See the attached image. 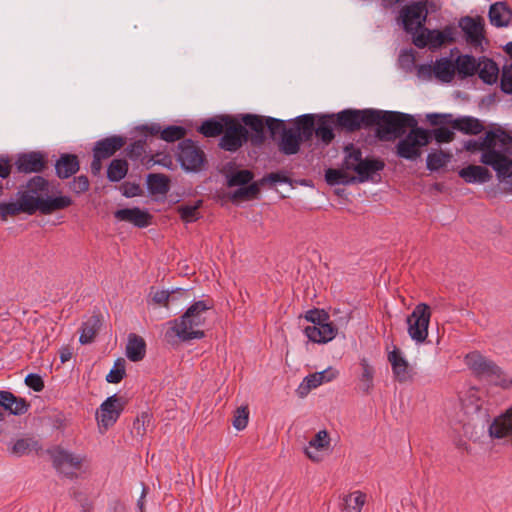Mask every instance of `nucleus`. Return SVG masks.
Returning a JSON list of instances; mask_svg holds the SVG:
<instances>
[{"label": "nucleus", "mask_w": 512, "mask_h": 512, "mask_svg": "<svg viewBox=\"0 0 512 512\" xmlns=\"http://www.w3.org/2000/svg\"><path fill=\"white\" fill-rule=\"evenodd\" d=\"M373 117L369 127L376 126V137L382 141L393 140L404 134L407 127H415L416 119L409 114L396 111L371 109Z\"/></svg>", "instance_id": "obj_5"}, {"label": "nucleus", "mask_w": 512, "mask_h": 512, "mask_svg": "<svg viewBox=\"0 0 512 512\" xmlns=\"http://www.w3.org/2000/svg\"><path fill=\"white\" fill-rule=\"evenodd\" d=\"M19 199L22 203H28L31 208L28 210V215L36 212L49 215L68 208L73 203L71 197L66 195L50 197L49 182L41 176H35L29 180L26 190L20 193Z\"/></svg>", "instance_id": "obj_3"}, {"label": "nucleus", "mask_w": 512, "mask_h": 512, "mask_svg": "<svg viewBox=\"0 0 512 512\" xmlns=\"http://www.w3.org/2000/svg\"><path fill=\"white\" fill-rule=\"evenodd\" d=\"M25 383L28 387L36 392H40L44 388V382L42 378L37 374H28L25 378Z\"/></svg>", "instance_id": "obj_58"}, {"label": "nucleus", "mask_w": 512, "mask_h": 512, "mask_svg": "<svg viewBox=\"0 0 512 512\" xmlns=\"http://www.w3.org/2000/svg\"><path fill=\"white\" fill-rule=\"evenodd\" d=\"M128 172V163L123 159H114L107 170V177L112 182L122 180Z\"/></svg>", "instance_id": "obj_44"}, {"label": "nucleus", "mask_w": 512, "mask_h": 512, "mask_svg": "<svg viewBox=\"0 0 512 512\" xmlns=\"http://www.w3.org/2000/svg\"><path fill=\"white\" fill-rule=\"evenodd\" d=\"M147 186L151 194L165 195L169 191V178L163 174H149Z\"/></svg>", "instance_id": "obj_38"}, {"label": "nucleus", "mask_w": 512, "mask_h": 512, "mask_svg": "<svg viewBox=\"0 0 512 512\" xmlns=\"http://www.w3.org/2000/svg\"><path fill=\"white\" fill-rule=\"evenodd\" d=\"M433 134L438 143H448L454 139V132L447 127L436 128Z\"/></svg>", "instance_id": "obj_57"}, {"label": "nucleus", "mask_w": 512, "mask_h": 512, "mask_svg": "<svg viewBox=\"0 0 512 512\" xmlns=\"http://www.w3.org/2000/svg\"><path fill=\"white\" fill-rule=\"evenodd\" d=\"M212 307L210 301L194 302L180 318L170 322L171 330L182 341L202 339L205 337L203 328L207 321V314Z\"/></svg>", "instance_id": "obj_4"}, {"label": "nucleus", "mask_w": 512, "mask_h": 512, "mask_svg": "<svg viewBox=\"0 0 512 512\" xmlns=\"http://www.w3.org/2000/svg\"><path fill=\"white\" fill-rule=\"evenodd\" d=\"M249 419V410L247 406H242L237 408L234 419H233V426L237 430H243L246 428L248 424Z\"/></svg>", "instance_id": "obj_54"}, {"label": "nucleus", "mask_w": 512, "mask_h": 512, "mask_svg": "<svg viewBox=\"0 0 512 512\" xmlns=\"http://www.w3.org/2000/svg\"><path fill=\"white\" fill-rule=\"evenodd\" d=\"M387 360L391 365L395 381L399 383L413 381L415 372L399 348L394 346L393 350L388 352Z\"/></svg>", "instance_id": "obj_14"}, {"label": "nucleus", "mask_w": 512, "mask_h": 512, "mask_svg": "<svg viewBox=\"0 0 512 512\" xmlns=\"http://www.w3.org/2000/svg\"><path fill=\"white\" fill-rule=\"evenodd\" d=\"M497 372L490 374L486 379L496 386H500L504 389H508L512 386V378L506 374L498 365Z\"/></svg>", "instance_id": "obj_51"}, {"label": "nucleus", "mask_w": 512, "mask_h": 512, "mask_svg": "<svg viewBox=\"0 0 512 512\" xmlns=\"http://www.w3.org/2000/svg\"><path fill=\"white\" fill-rule=\"evenodd\" d=\"M186 135L185 128L181 126H168L161 131V139L166 142H175Z\"/></svg>", "instance_id": "obj_50"}, {"label": "nucleus", "mask_w": 512, "mask_h": 512, "mask_svg": "<svg viewBox=\"0 0 512 512\" xmlns=\"http://www.w3.org/2000/svg\"><path fill=\"white\" fill-rule=\"evenodd\" d=\"M125 376V361L124 359H118L113 368L110 370L108 375L106 376V380L109 383L117 384L119 383Z\"/></svg>", "instance_id": "obj_52"}, {"label": "nucleus", "mask_w": 512, "mask_h": 512, "mask_svg": "<svg viewBox=\"0 0 512 512\" xmlns=\"http://www.w3.org/2000/svg\"><path fill=\"white\" fill-rule=\"evenodd\" d=\"M501 89L504 93L512 94V65L505 66L501 75Z\"/></svg>", "instance_id": "obj_55"}, {"label": "nucleus", "mask_w": 512, "mask_h": 512, "mask_svg": "<svg viewBox=\"0 0 512 512\" xmlns=\"http://www.w3.org/2000/svg\"><path fill=\"white\" fill-rule=\"evenodd\" d=\"M146 355V343L145 340L135 334L130 333L128 335L126 344V356L132 362H139L143 360Z\"/></svg>", "instance_id": "obj_27"}, {"label": "nucleus", "mask_w": 512, "mask_h": 512, "mask_svg": "<svg viewBox=\"0 0 512 512\" xmlns=\"http://www.w3.org/2000/svg\"><path fill=\"white\" fill-rule=\"evenodd\" d=\"M466 151L481 152L480 163L490 166L503 185V192L512 194V136L501 128L487 131L478 139L464 143Z\"/></svg>", "instance_id": "obj_1"}, {"label": "nucleus", "mask_w": 512, "mask_h": 512, "mask_svg": "<svg viewBox=\"0 0 512 512\" xmlns=\"http://www.w3.org/2000/svg\"><path fill=\"white\" fill-rule=\"evenodd\" d=\"M124 145V140L119 136L107 137L103 140L96 142L93 152L97 156L104 159L111 157L116 151L121 149Z\"/></svg>", "instance_id": "obj_28"}, {"label": "nucleus", "mask_w": 512, "mask_h": 512, "mask_svg": "<svg viewBox=\"0 0 512 512\" xmlns=\"http://www.w3.org/2000/svg\"><path fill=\"white\" fill-rule=\"evenodd\" d=\"M338 333L333 323L322 325H308L304 328L305 336L313 343L326 344L332 341Z\"/></svg>", "instance_id": "obj_20"}, {"label": "nucleus", "mask_w": 512, "mask_h": 512, "mask_svg": "<svg viewBox=\"0 0 512 512\" xmlns=\"http://www.w3.org/2000/svg\"><path fill=\"white\" fill-rule=\"evenodd\" d=\"M338 371L332 367L307 375L299 386L302 395H306L310 390L319 387L324 383L333 381L338 376Z\"/></svg>", "instance_id": "obj_21"}, {"label": "nucleus", "mask_w": 512, "mask_h": 512, "mask_svg": "<svg viewBox=\"0 0 512 512\" xmlns=\"http://www.w3.org/2000/svg\"><path fill=\"white\" fill-rule=\"evenodd\" d=\"M344 512H361L366 503V494L361 491H354L343 498Z\"/></svg>", "instance_id": "obj_41"}, {"label": "nucleus", "mask_w": 512, "mask_h": 512, "mask_svg": "<svg viewBox=\"0 0 512 512\" xmlns=\"http://www.w3.org/2000/svg\"><path fill=\"white\" fill-rule=\"evenodd\" d=\"M266 119L259 115L245 114L242 116V122L248 126L254 134L251 136V142L254 145H260L265 140L264 129L266 125Z\"/></svg>", "instance_id": "obj_24"}, {"label": "nucleus", "mask_w": 512, "mask_h": 512, "mask_svg": "<svg viewBox=\"0 0 512 512\" xmlns=\"http://www.w3.org/2000/svg\"><path fill=\"white\" fill-rule=\"evenodd\" d=\"M53 464L63 474L70 475L72 470L79 469L84 461L80 455L65 450H56L52 454Z\"/></svg>", "instance_id": "obj_18"}, {"label": "nucleus", "mask_w": 512, "mask_h": 512, "mask_svg": "<svg viewBox=\"0 0 512 512\" xmlns=\"http://www.w3.org/2000/svg\"><path fill=\"white\" fill-rule=\"evenodd\" d=\"M454 63L455 72H457L462 79L473 76L477 72L478 61L471 55H460L456 58Z\"/></svg>", "instance_id": "obj_35"}, {"label": "nucleus", "mask_w": 512, "mask_h": 512, "mask_svg": "<svg viewBox=\"0 0 512 512\" xmlns=\"http://www.w3.org/2000/svg\"><path fill=\"white\" fill-rule=\"evenodd\" d=\"M372 117L371 109H346L336 115V123L347 131L353 132L361 127H369V124L373 121Z\"/></svg>", "instance_id": "obj_12"}, {"label": "nucleus", "mask_w": 512, "mask_h": 512, "mask_svg": "<svg viewBox=\"0 0 512 512\" xmlns=\"http://www.w3.org/2000/svg\"><path fill=\"white\" fill-rule=\"evenodd\" d=\"M361 373L358 376L359 389L364 394H370L374 387V368L366 358L360 359L359 362Z\"/></svg>", "instance_id": "obj_32"}, {"label": "nucleus", "mask_w": 512, "mask_h": 512, "mask_svg": "<svg viewBox=\"0 0 512 512\" xmlns=\"http://www.w3.org/2000/svg\"><path fill=\"white\" fill-rule=\"evenodd\" d=\"M417 76L422 80H431L434 76L433 64H421L417 67Z\"/></svg>", "instance_id": "obj_60"}, {"label": "nucleus", "mask_w": 512, "mask_h": 512, "mask_svg": "<svg viewBox=\"0 0 512 512\" xmlns=\"http://www.w3.org/2000/svg\"><path fill=\"white\" fill-rule=\"evenodd\" d=\"M89 180L86 176L81 175L76 178L70 183V189L76 193L81 194L86 192L89 189Z\"/></svg>", "instance_id": "obj_56"}, {"label": "nucleus", "mask_w": 512, "mask_h": 512, "mask_svg": "<svg viewBox=\"0 0 512 512\" xmlns=\"http://www.w3.org/2000/svg\"><path fill=\"white\" fill-rule=\"evenodd\" d=\"M253 179V173L249 170H239L227 176L229 187L243 186L249 184Z\"/></svg>", "instance_id": "obj_49"}, {"label": "nucleus", "mask_w": 512, "mask_h": 512, "mask_svg": "<svg viewBox=\"0 0 512 512\" xmlns=\"http://www.w3.org/2000/svg\"><path fill=\"white\" fill-rule=\"evenodd\" d=\"M459 176L467 183H486L492 178L490 171L482 165H468L459 171Z\"/></svg>", "instance_id": "obj_26"}, {"label": "nucleus", "mask_w": 512, "mask_h": 512, "mask_svg": "<svg viewBox=\"0 0 512 512\" xmlns=\"http://www.w3.org/2000/svg\"><path fill=\"white\" fill-rule=\"evenodd\" d=\"M493 438H506L512 436V407L496 417L489 427Z\"/></svg>", "instance_id": "obj_23"}, {"label": "nucleus", "mask_w": 512, "mask_h": 512, "mask_svg": "<svg viewBox=\"0 0 512 512\" xmlns=\"http://www.w3.org/2000/svg\"><path fill=\"white\" fill-rule=\"evenodd\" d=\"M476 73L484 83L491 85L498 80L499 68L492 59L482 57L478 60Z\"/></svg>", "instance_id": "obj_30"}, {"label": "nucleus", "mask_w": 512, "mask_h": 512, "mask_svg": "<svg viewBox=\"0 0 512 512\" xmlns=\"http://www.w3.org/2000/svg\"><path fill=\"white\" fill-rule=\"evenodd\" d=\"M30 209L28 203H22L20 199L17 202L0 203V220L6 221L8 217L16 216L19 213L28 214Z\"/></svg>", "instance_id": "obj_39"}, {"label": "nucleus", "mask_w": 512, "mask_h": 512, "mask_svg": "<svg viewBox=\"0 0 512 512\" xmlns=\"http://www.w3.org/2000/svg\"><path fill=\"white\" fill-rule=\"evenodd\" d=\"M227 118H230V116H222L219 118L205 120L198 128V131L205 137L219 136L223 133Z\"/></svg>", "instance_id": "obj_36"}, {"label": "nucleus", "mask_w": 512, "mask_h": 512, "mask_svg": "<svg viewBox=\"0 0 512 512\" xmlns=\"http://www.w3.org/2000/svg\"><path fill=\"white\" fill-rule=\"evenodd\" d=\"M332 124L333 122L330 116H321L317 127H314L313 134L315 133L316 137L324 144L331 143L335 137Z\"/></svg>", "instance_id": "obj_37"}, {"label": "nucleus", "mask_w": 512, "mask_h": 512, "mask_svg": "<svg viewBox=\"0 0 512 512\" xmlns=\"http://www.w3.org/2000/svg\"><path fill=\"white\" fill-rule=\"evenodd\" d=\"M266 125L272 136L281 134L279 149L285 155L296 154L304 141H309L314 131V115L304 114L298 116L293 127L287 128L280 119L267 117Z\"/></svg>", "instance_id": "obj_2"}, {"label": "nucleus", "mask_w": 512, "mask_h": 512, "mask_svg": "<svg viewBox=\"0 0 512 512\" xmlns=\"http://www.w3.org/2000/svg\"><path fill=\"white\" fill-rule=\"evenodd\" d=\"M248 140L247 129L236 122L233 118L226 119V126L223 130V136L219 141V146L225 151L235 152Z\"/></svg>", "instance_id": "obj_10"}, {"label": "nucleus", "mask_w": 512, "mask_h": 512, "mask_svg": "<svg viewBox=\"0 0 512 512\" xmlns=\"http://www.w3.org/2000/svg\"><path fill=\"white\" fill-rule=\"evenodd\" d=\"M452 127L468 135H478L484 130V126L481 121L470 116L455 119L452 122Z\"/></svg>", "instance_id": "obj_33"}, {"label": "nucleus", "mask_w": 512, "mask_h": 512, "mask_svg": "<svg viewBox=\"0 0 512 512\" xmlns=\"http://www.w3.org/2000/svg\"><path fill=\"white\" fill-rule=\"evenodd\" d=\"M124 409V402L116 394L108 397L99 407L96 419L100 429L113 426Z\"/></svg>", "instance_id": "obj_11"}, {"label": "nucleus", "mask_w": 512, "mask_h": 512, "mask_svg": "<svg viewBox=\"0 0 512 512\" xmlns=\"http://www.w3.org/2000/svg\"><path fill=\"white\" fill-rule=\"evenodd\" d=\"M141 187L138 184L126 183L123 185V195L131 198L141 194Z\"/></svg>", "instance_id": "obj_63"}, {"label": "nucleus", "mask_w": 512, "mask_h": 512, "mask_svg": "<svg viewBox=\"0 0 512 512\" xmlns=\"http://www.w3.org/2000/svg\"><path fill=\"white\" fill-rule=\"evenodd\" d=\"M11 161L8 157L0 156V177L7 178L11 173Z\"/></svg>", "instance_id": "obj_64"}, {"label": "nucleus", "mask_w": 512, "mask_h": 512, "mask_svg": "<svg viewBox=\"0 0 512 512\" xmlns=\"http://www.w3.org/2000/svg\"><path fill=\"white\" fill-rule=\"evenodd\" d=\"M452 155L442 150L430 152L427 156V168L431 171H437L450 162Z\"/></svg>", "instance_id": "obj_43"}, {"label": "nucleus", "mask_w": 512, "mask_h": 512, "mask_svg": "<svg viewBox=\"0 0 512 512\" xmlns=\"http://www.w3.org/2000/svg\"><path fill=\"white\" fill-rule=\"evenodd\" d=\"M260 189H259V186L256 182L254 183H250L248 186H240V188H238L237 190H235L232 194H231V200L233 202H237V201H240V200H248V199H251V198H254L258 195Z\"/></svg>", "instance_id": "obj_47"}, {"label": "nucleus", "mask_w": 512, "mask_h": 512, "mask_svg": "<svg viewBox=\"0 0 512 512\" xmlns=\"http://www.w3.org/2000/svg\"><path fill=\"white\" fill-rule=\"evenodd\" d=\"M490 23L495 27H506L512 18V11L505 2L493 3L489 8Z\"/></svg>", "instance_id": "obj_25"}, {"label": "nucleus", "mask_w": 512, "mask_h": 512, "mask_svg": "<svg viewBox=\"0 0 512 512\" xmlns=\"http://www.w3.org/2000/svg\"><path fill=\"white\" fill-rule=\"evenodd\" d=\"M411 131L397 144V155L407 160H415L421 155L420 148L430 142L429 131L411 127Z\"/></svg>", "instance_id": "obj_7"}, {"label": "nucleus", "mask_w": 512, "mask_h": 512, "mask_svg": "<svg viewBox=\"0 0 512 512\" xmlns=\"http://www.w3.org/2000/svg\"><path fill=\"white\" fill-rule=\"evenodd\" d=\"M79 161L76 155L63 154L56 161V174L61 179H66L75 174L79 170Z\"/></svg>", "instance_id": "obj_29"}, {"label": "nucleus", "mask_w": 512, "mask_h": 512, "mask_svg": "<svg viewBox=\"0 0 512 512\" xmlns=\"http://www.w3.org/2000/svg\"><path fill=\"white\" fill-rule=\"evenodd\" d=\"M400 18L405 31L412 34L414 37L424 28L427 18L426 3L416 2L405 6L400 11Z\"/></svg>", "instance_id": "obj_8"}, {"label": "nucleus", "mask_w": 512, "mask_h": 512, "mask_svg": "<svg viewBox=\"0 0 512 512\" xmlns=\"http://www.w3.org/2000/svg\"><path fill=\"white\" fill-rule=\"evenodd\" d=\"M178 161L187 171H198L205 163V154L191 139H185L178 145Z\"/></svg>", "instance_id": "obj_9"}, {"label": "nucleus", "mask_w": 512, "mask_h": 512, "mask_svg": "<svg viewBox=\"0 0 512 512\" xmlns=\"http://www.w3.org/2000/svg\"><path fill=\"white\" fill-rule=\"evenodd\" d=\"M362 161V152L359 148H356L353 144L345 147V157L343 160V167L345 169L356 172Z\"/></svg>", "instance_id": "obj_42"}, {"label": "nucleus", "mask_w": 512, "mask_h": 512, "mask_svg": "<svg viewBox=\"0 0 512 512\" xmlns=\"http://www.w3.org/2000/svg\"><path fill=\"white\" fill-rule=\"evenodd\" d=\"M28 410V405L26 401L22 398H17L15 396V401L13 402V405L10 409V413L14 415H21L26 413Z\"/></svg>", "instance_id": "obj_62"}, {"label": "nucleus", "mask_w": 512, "mask_h": 512, "mask_svg": "<svg viewBox=\"0 0 512 512\" xmlns=\"http://www.w3.org/2000/svg\"><path fill=\"white\" fill-rule=\"evenodd\" d=\"M459 27L465 35L466 42L477 48L482 46L485 38V21L482 17L465 16L459 20Z\"/></svg>", "instance_id": "obj_15"}, {"label": "nucleus", "mask_w": 512, "mask_h": 512, "mask_svg": "<svg viewBox=\"0 0 512 512\" xmlns=\"http://www.w3.org/2000/svg\"><path fill=\"white\" fill-rule=\"evenodd\" d=\"M464 362L478 377L487 378L490 374H495L498 371L497 364L478 351L468 353L464 358Z\"/></svg>", "instance_id": "obj_17"}, {"label": "nucleus", "mask_w": 512, "mask_h": 512, "mask_svg": "<svg viewBox=\"0 0 512 512\" xmlns=\"http://www.w3.org/2000/svg\"><path fill=\"white\" fill-rule=\"evenodd\" d=\"M14 401H15V396L11 392L0 391V406L4 410H8L10 412V409H11Z\"/></svg>", "instance_id": "obj_61"}, {"label": "nucleus", "mask_w": 512, "mask_h": 512, "mask_svg": "<svg viewBox=\"0 0 512 512\" xmlns=\"http://www.w3.org/2000/svg\"><path fill=\"white\" fill-rule=\"evenodd\" d=\"M46 159L41 152H30L20 154L15 162L20 173H38L46 166Z\"/></svg>", "instance_id": "obj_19"}, {"label": "nucleus", "mask_w": 512, "mask_h": 512, "mask_svg": "<svg viewBox=\"0 0 512 512\" xmlns=\"http://www.w3.org/2000/svg\"><path fill=\"white\" fill-rule=\"evenodd\" d=\"M36 444L37 443L31 438H20L11 445L9 452L16 457H21L35 449Z\"/></svg>", "instance_id": "obj_46"}, {"label": "nucleus", "mask_w": 512, "mask_h": 512, "mask_svg": "<svg viewBox=\"0 0 512 512\" xmlns=\"http://www.w3.org/2000/svg\"><path fill=\"white\" fill-rule=\"evenodd\" d=\"M152 300L158 305L168 307L169 302L172 300V295L166 290H157L153 293Z\"/></svg>", "instance_id": "obj_59"}, {"label": "nucleus", "mask_w": 512, "mask_h": 512, "mask_svg": "<svg viewBox=\"0 0 512 512\" xmlns=\"http://www.w3.org/2000/svg\"><path fill=\"white\" fill-rule=\"evenodd\" d=\"M384 162L380 159H363L355 173L358 175L360 182L372 179L373 175L384 169Z\"/></svg>", "instance_id": "obj_34"}, {"label": "nucleus", "mask_w": 512, "mask_h": 512, "mask_svg": "<svg viewBox=\"0 0 512 512\" xmlns=\"http://www.w3.org/2000/svg\"><path fill=\"white\" fill-rule=\"evenodd\" d=\"M202 201H197L194 205H181L177 208L181 219L185 222H194L200 218L199 208Z\"/></svg>", "instance_id": "obj_48"}, {"label": "nucleus", "mask_w": 512, "mask_h": 512, "mask_svg": "<svg viewBox=\"0 0 512 512\" xmlns=\"http://www.w3.org/2000/svg\"><path fill=\"white\" fill-rule=\"evenodd\" d=\"M434 77L441 82L450 83L455 76V63L447 57L437 59L434 63Z\"/></svg>", "instance_id": "obj_31"}, {"label": "nucleus", "mask_w": 512, "mask_h": 512, "mask_svg": "<svg viewBox=\"0 0 512 512\" xmlns=\"http://www.w3.org/2000/svg\"><path fill=\"white\" fill-rule=\"evenodd\" d=\"M100 319L97 316L90 317L85 321L81 328L79 341L82 344H88L92 342L100 328Z\"/></svg>", "instance_id": "obj_40"}, {"label": "nucleus", "mask_w": 512, "mask_h": 512, "mask_svg": "<svg viewBox=\"0 0 512 512\" xmlns=\"http://www.w3.org/2000/svg\"><path fill=\"white\" fill-rule=\"evenodd\" d=\"M431 319V308L426 303H419L407 317V332L417 344L424 343L428 337V328Z\"/></svg>", "instance_id": "obj_6"}, {"label": "nucleus", "mask_w": 512, "mask_h": 512, "mask_svg": "<svg viewBox=\"0 0 512 512\" xmlns=\"http://www.w3.org/2000/svg\"><path fill=\"white\" fill-rule=\"evenodd\" d=\"M331 438L326 430L318 431L304 449L305 455L313 462H321L329 451Z\"/></svg>", "instance_id": "obj_16"}, {"label": "nucleus", "mask_w": 512, "mask_h": 512, "mask_svg": "<svg viewBox=\"0 0 512 512\" xmlns=\"http://www.w3.org/2000/svg\"><path fill=\"white\" fill-rule=\"evenodd\" d=\"M325 180L329 185H347L352 183L355 178L350 177L345 171L329 168L325 172Z\"/></svg>", "instance_id": "obj_45"}, {"label": "nucleus", "mask_w": 512, "mask_h": 512, "mask_svg": "<svg viewBox=\"0 0 512 512\" xmlns=\"http://www.w3.org/2000/svg\"><path fill=\"white\" fill-rule=\"evenodd\" d=\"M304 318L311 323V325H322L332 323L329 315L323 310H309L305 313Z\"/></svg>", "instance_id": "obj_53"}, {"label": "nucleus", "mask_w": 512, "mask_h": 512, "mask_svg": "<svg viewBox=\"0 0 512 512\" xmlns=\"http://www.w3.org/2000/svg\"><path fill=\"white\" fill-rule=\"evenodd\" d=\"M115 218L132 223L136 227L145 228L151 224L152 216L140 208H125L115 212Z\"/></svg>", "instance_id": "obj_22"}, {"label": "nucleus", "mask_w": 512, "mask_h": 512, "mask_svg": "<svg viewBox=\"0 0 512 512\" xmlns=\"http://www.w3.org/2000/svg\"><path fill=\"white\" fill-rule=\"evenodd\" d=\"M451 41H453V29L449 26L445 27L441 31L423 28L413 37V43L418 48L428 46L431 49H437L446 42Z\"/></svg>", "instance_id": "obj_13"}]
</instances>
